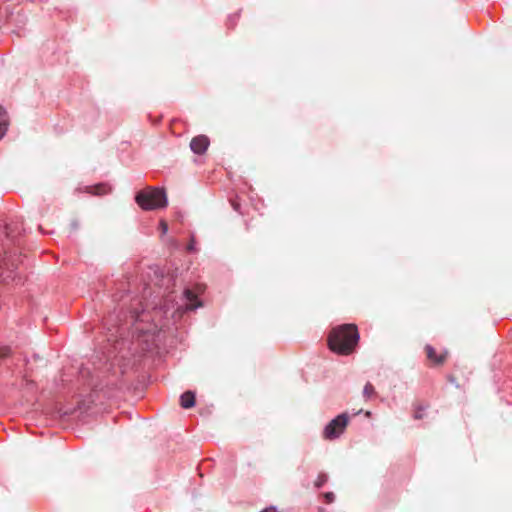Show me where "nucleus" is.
Here are the masks:
<instances>
[{
	"mask_svg": "<svg viewBox=\"0 0 512 512\" xmlns=\"http://www.w3.org/2000/svg\"><path fill=\"white\" fill-rule=\"evenodd\" d=\"M359 333L354 324H343L331 330L328 336L330 350L340 355H349L357 346Z\"/></svg>",
	"mask_w": 512,
	"mask_h": 512,
	"instance_id": "f257e3e1",
	"label": "nucleus"
},
{
	"mask_svg": "<svg viewBox=\"0 0 512 512\" xmlns=\"http://www.w3.org/2000/svg\"><path fill=\"white\" fill-rule=\"evenodd\" d=\"M135 201L143 210H155L167 206L165 191L159 188L148 187L138 192Z\"/></svg>",
	"mask_w": 512,
	"mask_h": 512,
	"instance_id": "f03ea898",
	"label": "nucleus"
},
{
	"mask_svg": "<svg viewBox=\"0 0 512 512\" xmlns=\"http://www.w3.org/2000/svg\"><path fill=\"white\" fill-rule=\"evenodd\" d=\"M348 424V416L346 413H342L338 415L336 418L331 420L323 431V437L325 439H335L338 438L345 430Z\"/></svg>",
	"mask_w": 512,
	"mask_h": 512,
	"instance_id": "7ed1b4c3",
	"label": "nucleus"
},
{
	"mask_svg": "<svg viewBox=\"0 0 512 512\" xmlns=\"http://www.w3.org/2000/svg\"><path fill=\"white\" fill-rule=\"evenodd\" d=\"M424 351H425V354H426V358L427 360L430 362V365L431 366H441L445 363L446 359H447V356H448V352L447 351H443L441 353H437L435 348L432 347L431 345H426L424 347Z\"/></svg>",
	"mask_w": 512,
	"mask_h": 512,
	"instance_id": "20e7f679",
	"label": "nucleus"
},
{
	"mask_svg": "<svg viewBox=\"0 0 512 512\" xmlns=\"http://www.w3.org/2000/svg\"><path fill=\"white\" fill-rule=\"evenodd\" d=\"M209 144L210 142L207 136L199 135L191 140L190 148L196 154H203L208 149Z\"/></svg>",
	"mask_w": 512,
	"mask_h": 512,
	"instance_id": "39448f33",
	"label": "nucleus"
},
{
	"mask_svg": "<svg viewBox=\"0 0 512 512\" xmlns=\"http://www.w3.org/2000/svg\"><path fill=\"white\" fill-rule=\"evenodd\" d=\"M85 191L92 195L102 196L111 192V187L108 184L100 183L92 186H86Z\"/></svg>",
	"mask_w": 512,
	"mask_h": 512,
	"instance_id": "423d86ee",
	"label": "nucleus"
},
{
	"mask_svg": "<svg viewBox=\"0 0 512 512\" xmlns=\"http://www.w3.org/2000/svg\"><path fill=\"white\" fill-rule=\"evenodd\" d=\"M184 296L187 300V309L194 310L197 307L201 306V303L197 301V295L192 290L186 289L184 291Z\"/></svg>",
	"mask_w": 512,
	"mask_h": 512,
	"instance_id": "0eeeda50",
	"label": "nucleus"
},
{
	"mask_svg": "<svg viewBox=\"0 0 512 512\" xmlns=\"http://www.w3.org/2000/svg\"><path fill=\"white\" fill-rule=\"evenodd\" d=\"M180 405L184 409H189L195 405V394L192 391L184 392L180 397Z\"/></svg>",
	"mask_w": 512,
	"mask_h": 512,
	"instance_id": "6e6552de",
	"label": "nucleus"
},
{
	"mask_svg": "<svg viewBox=\"0 0 512 512\" xmlns=\"http://www.w3.org/2000/svg\"><path fill=\"white\" fill-rule=\"evenodd\" d=\"M9 121L6 110L0 106V139L4 137L8 129Z\"/></svg>",
	"mask_w": 512,
	"mask_h": 512,
	"instance_id": "1a4fd4ad",
	"label": "nucleus"
},
{
	"mask_svg": "<svg viewBox=\"0 0 512 512\" xmlns=\"http://www.w3.org/2000/svg\"><path fill=\"white\" fill-rule=\"evenodd\" d=\"M328 480V477L325 473H320L317 477V479L315 480V486L317 488H320L321 486H323Z\"/></svg>",
	"mask_w": 512,
	"mask_h": 512,
	"instance_id": "9d476101",
	"label": "nucleus"
},
{
	"mask_svg": "<svg viewBox=\"0 0 512 512\" xmlns=\"http://www.w3.org/2000/svg\"><path fill=\"white\" fill-rule=\"evenodd\" d=\"M363 394L365 397L369 398L371 397L372 395L375 394V389H374V386L371 384V383H367L365 386H364V390H363Z\"/></svg>",
	"mask_w": 512,
	"mask_h": 512,
	"instance_id": "9b49d317",
	"label": "nucleus"
},
{
	"mask_svg": "<svg viewBox=\"0 0 512 512\" xmlns=\"http://www.w3.org/2000/svg\"><path fill=\"white\" fill-rule=\"evenodd\" d=\"M11 355V348L10 347H1L0 348V359L7 358Z\"/></svg>",
	"mask_w": 512,
	"mask_h": 512,
	"instance_id": "f8f14e48",
	"label": "nucleus"
},
{
	"mask_svg": "<svg viewBox=\"0 0 512 512\" xmlns=\"http://www.w3.org/2000/svg\"><path fill=\"white\" fill-rule=\"evenodd\" d=\"M323 497H324L326 503H328V504L332 503L335 499V495L332 492L324 493Z\"/></svg>",
	"mask_w": 512,
	"mask_h": 512,
	"instance_id": "ddd939ff",
	"label": "nucleus"
},
{
	"mask_svg": "<svg viewBox=\"0 0 512 512\" xmlns=\"http://www.w3.org/2000/svg\"><path fill=\"white\" fill-rule=\"evenodd\" d=\"M79 221L77 219H72L69 224V230L75 231L79 228Z\"/></svg>",
	"mask_w": 512,
	"mask_h": 512,
	"instance_id": "4468645a",
	"label": "nucleus"
},
{
	"mask_svg": "<svg viewBox=\"0 0 512 512\" xmlns=\"http://www.w3.org/2000/svg\"><path fill=\"white\" fill-rule=\"evenodd\" d=\"M187 251L194 252L195 251V240L194 238L191 239L190 243L187 245Z\"/></svg>",
	"mask_w": 512,
	"mask_h": 512,
	"instance_id": "2eb2a0df",
	"label": "nucleus"
},
{
	"mask_svg": "<svg viewBox=\"0 0 512 512\" xmlns=\"http://www.w3.org/2000/svg\"><path fill=\"white\" fill-rule=\"evenodd\" d=\"M160 225H161V228H162L163 233H166V232H167V230H168L167 223H166V222H164V221H162Z\"/></svg>",
	"mask_w": 512,
	"mask_h": 512,
	"instance_id": "dca6fc26",
	"label": "nucleus"
},
{
	"mask_svg": "<svg viewBox=\"0 0 512 512\" xmlns=\"http://www.w3.org/2000/svg\"><path fill=\"white\" fill-rule=\"evenodd\" d=\"M415 418H416V419L421 418V413H416V414H415Z\"/></svg>",
	"mask_w": 512,
	"mask_h": 512,
	"instance_id": "f3484780",
	"label": "nucleus"
}]
</instances>
